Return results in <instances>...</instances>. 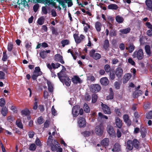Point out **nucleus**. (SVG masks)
Masks as SVG:
<instances>
[{
    "mask_svg": "<svg viewBox=\"0 0 152 152\" xmlns=\"http://www.w3.org/2000/svg\"><path fill=\"white\" fill-rule=\"evenodd\" d=\"M144 56L143 51L141 49L134 51L132 55L133 58H137L139 60H142Z\"/></svg>",
    "mask_w": 152,
    "mask_h": 152,
    "instance_id": "obj_1",
    "label": "nucleus"
},
{
    "mask_svg": "<svg viewBox=\"0 0 152 152\" xmlns=\"http://www.w3.org/2000/svg\"><path fill=\"white\" fill-rule=\"evenodd\" d=\"M104 131V128L103 126L101 124L96 126L95 129V131L96 134L100 137H101L103 134Z\"/></svg>",
    "mask_w": 152,
    "mask_h": 152,
    "instance_id": "obj_2",
    "label": "nucleus"
},
{
    "mask_svg": "<svg viewBox=\"0 0 152 152\" xmlns=\"http://www.w3.org/2000/svg\"><path fill=\"white\" fill-rule=\"evenodd\" d=\"M95 50L92 49L91 50L89 53L90 56L95 60L99 59L101 58L100 54L98 53H95Z\"/></svg>",
    "mask_w": 152,
    "mask_h": 152,
    "instance_id": "obj_3",
    "label": "nucleus"
},
{
    "mask_svg": "<svg viewBox=\"0 0 152 152\" xmlns=\"http://www.w3.org/2000/svg\"><path fill=\"white\" fill-rule=\"evenodd\" d=\"M78 126L80 128H84L86 126V121L85 118L80 117L78 118L77 121Z\"/></svg>",
    "mask_w": 152,
    "mask_h": 152,
    "instance_id": "obj_4",
    "label": "nucleus"
},
{
    "mask_svg": "<svg viewBox=\"0 0 152 152\" xmlns=\"http://www.w3.org/2000/svg\"><path fill=\"white\" fill-rule=\"evenodd\" d=\"M80 107L79 106L75 105L73 107L72 110V114L74 117L73 120L75 119V118L79 115L78 111L79 110Z\"/></svg>",
    "mask_w": 152,
    "mask_h": 152,
    "instance_id": "obj_5",
    "label": "nucleus"
},
{
    "mask_svg": "<svg viewBox=\"0 0 152 152\" xmlns=\"http://www.w3.org/2000/svg\"><path fill=\"white\" fill-rule=\"evenodd\" d=\"M112 151L113 152H122L121 145L118 142L115 143L113 146Z\"/></svg>",
    "mask_w": 152,
    "mask_h": 152,
    "instance_id": "obj_6",
    "label": "nucleus"
},
{
    "mask_svg": "<svg viewBox=\"0 0 152 152\" xmlns=\"http://www.w3.org/2000/svg\"><path fill=\"white\" fill-rule=\"evenodd\" d=\"M101 87L98 84L91 85V86L90 90L93 92L96 93L100 90Z\"/></svg>",
    "mask_w": 152,
    "mask_h": 152,
    "instance_id": "obj_7",
    "label": "nucleus"
},
{
    "mask_svg": "<svg viewBox=\"0 0 152 152\" xmlns=\"http://www.w3.org/2000/svg\"><path fill=\"white\" fill-rule=\"evenodd\" d=\"M12 2L15 4H17L19 5V7L21 9H22V7H20V5H22L23 8H25L26 7V0H13Z\"/></svg>",
    "mask_w": 152,
    "mask_h": 152,
    "instance_id": "obj_8",
    "label": "nucleus"
},
{
    "mask_svg": "<svg viewBox=\"0 0 152 152\" xmlns=\"http://www.w3.org/2000/svg\"><path fill=\"white\" fill-rule=\"evenodd\" d=\"M103 112L105 114H110L111 111L109 107L106 104L102 103L101 104Z\"/></svg>",
    "mask_w": 152,
    "mask_h": 152,
    "instance_id": "obj_9",
    "label": "nucleus"
},
{
    "mask_svg": "<svg viewBox=\"0 0 152 152\" xmlns=\"http://www.w3.org/2000/svg\"><path fill=\"white\" fill-rule=\"evenodd\" d=\"M54 60L56 62H59L62 64H64V61L63 60V56L60 54H57L54 56Z\"/></svg>",
    "mask_w": 152,
    "mask_h": 152,
    "instance_id": "obj_10",
    "label": "nucleus"
},
{
    "mask_svg": "<svg viewBox=\"0 0 152 152\" xmlns=\"http://www.w3.org/2000/svg\"><path fill=\"white\" fill-rule=\"evenodd\" d=\"M123 70L122 68L120 67H118L115 69V74L118 79L121 78L122 76Z\"/></svg>",
    "mask_w": 152,
    "mask_h": 152,
    "instance_id": "obj_11",
    "label": "nucleus"
},
{
    "mask_svg": "<svg viewBox=\"0 0 152 152\" xmlns=\"http://www.w3.org/2000/svg\"><path fill=\"white\" fill-rule=\"evenodd\" d=\"M62 77L64 78V79H62L63 81L61 82L62 83L64 82L66 86H69L71 84V81L68 76L67 75H65Z\"/></svg>",
    "mask_w": 152,
    "mask_h": 152,
    "instance_id": "obj_12",
    "label": "nucleus"
},
{
    "mask_svg": "<svg viewBox=\"0 0 152 152\" xmlns=\"http://www.w3.org/2000/svg\"><path fill=\"white\" fill-rule=\"evenodd\" d=\"M62 67V69L61 70V71L58 73L57 75L59 79L60 80L61 82H62L63 81L62 80V77H64L65 74H64L63 73V72H64L66 70V68L64 67V66L63 65H61Z\"/></svg>",
    "mask_w": 152,
    "mask_h": 152,
    "instance_id": "obj_13",
    "label": "nucleus"
},
{
    "mask_svg": "<svg viewBox=\"0 0 152 152\" xmlns=\"http://www.w3.org/2000/svg\"><path fill=\"white\" fill-rule=\"evenodd\" d=\"M123 118L124 122L127 126H129L131 125L132 122L130 119L129 118V116L128 115H124Z\"/></svg>",
    "mask_w": 152,
    "mask_h": 152,
    "instance_id": "obj_14",
    "label": "nucleus"
},
{
    "mask_svg": "<svg viewBox=\"0 0 152 152\" xmlns=\"http://www.w3.org/2000/svg\"><path fill=\"white\" fill-rule=\"evenodd\" d=\"M54 143L55 145H54L52 142H51L50 144L51 149L53 151H55L57 148V146H58L59 144L58 142L56 140H54Z\"/></svg>",
    "mask_w": 152,
    "mask_h": 152,
    "instance_id": "obj_15",
    "label": "nucleus"
},
{
    "mask_svg": "<svg viewBox=\"0 0 152 152\" xmlns=\"http://www.w3.org/2000/svg\"><path fill=\"white\" fill-rule=\"evenodd\" d=\"M115 123L117 127L119 129L121 127L123 124L122 120L118 117L115 118Z\"/></svg>",
    "mask_w": 152,
    "mask_h": 152,
    "instance_id": "obj_16",
    "label": "nucleus"
},
{
    "mask_svg": "<svg viewBox=\"0 0 152 152\" xmlns=\"http://www.w3.org/2000/svg\"><path fill=\"white\" fill-rule=\"evenodd\" d=\"M132 75L130 73L125 74L123 79V83L124 84L126 83L131 78Z\"/></svg>",
    "mask_w": 152,
    "mask_h": 152,
    "instance_id": "obj_17",
    "label": "nucleus"
},
{
    "mask_svg": "<svg viewBox=\"0 0 152 152\" xmlns=\"http://www.w3.org/2000/svg\"><path fill=\"white\" fill-rule=\"evenodd\" d=\"M134 147L136 149H138L140 147V142L136 139H134L133 140H131Z\"/></svg>",
    "mask_w": 152,
    "mask_h": 152,
    "instance_id": "obj_18",
    "label": "nucleus"
},
{
    "mask_svg": "<svg viewBox=\"0 0 152 152\" xmlns=\"http://www.w3.org/2000/svg\"><path fill=\"white\" fill-rule=\"evenodd\" d=\"M107 132L109 135L111 136H113L115 134L114 128L111 126H110L108 127Z\"/></svg>",
    "mask_w": 152,
    "mask_h": 152,
    "instance_id": "obj_19",
    "label": "nucleus"
},
{
    "mask_svg": "<svg viewBox=\"0 0 152 152\" xmlns=\"http://www.w3.org/2000/svg\"><path fill=\"white\" fill-rule=\"evenodd\" d=\"M134 146L131 140H127L126 142V148L129 151H131L133 150Z\"/></svg>",
    "mask_w": 152,
    "mask_h": 152,
    "instance_id": "obj_20",
    "label": "nucleus"
},
{
    "mask_svg": "<svg viewBox=\"0 0 152 152\" xmlns=\"http://www.w3.org/2000/svg\"><path fill=\"white\" fill-rule=\"evenodd\" d=\"M145 3L148 8V10L152 12V1L151 0H146Z\"/></svg>",
    "mask_w": 152,
    "mask_h": 152,
    "instance_id": "obj_21",
    "label": "nucleus"
},
{
    "mask_svg": "<svg viewBox=\"0 0 152 152\" xmlns=\"http://www.w3.org/2000/svg\"><path fill=\"white\" fill-rule=\"evenodd\" d=\"M100 82L102 85L104 86H107L109 83V81L106 77L102 78L100 80Z\"/></svg>",
    "mask_w": 152,
    "mask_h": 152,
    "instance_id": "obj_22",
    "label": "nucleus"
},
{
    "mask_svg": "<svg viewBox=\"0 0 152 152\" xmlns=\"http://www.w3.org/2000/svg\"><path fill=\"white\" fill-rule=\"evenodd\" d=\"M72 80L73 83L75 84H77V83H81L80 78L76 75L74 76V77L72 78Z\"/></svg>",
    "mask_w": 152,
    "mask_h": 152,
    "instance_id": "obj_23",
    "label": "nucleus"
},
{
    "mask_svg": "<svg viewBox=\"0 0 152 152\" xmlns=\"http://www.w3.org/2000/svg\"><path fill=\"white\" fill-rule=\"evenodd\" d=\"M109 144V139L108 138H105L101 142V144L105 147L108 146Z\"/></svg>",
    "mask_w": 152,
    "mask_h": 152,
    "instance_id": "obj_24",
    "label": "nucleus"
},
{
    "mask_svg": "<svg viewBox=\"0 0 152 152\" xmlns=\"http://www.w3.org/2000/svg\"><path fill=\"white\" fill-rule=\"evenodd\" d=\"M50 52V50H43L40 52L39 53L40 56L42 58L44 59L47 56V53H49Z\"/></svg>",
    "mask_w": 152,
    "mask_h": 152,
    "instance_id": "obj_25",
    "label": "nucleus"
},
{
    "mask_svg": "<svg viewBox=\"0 0 152 152\" xmlns=\"http://www.w3.org/2000/svg\"><path fill=\"white\" fill-rule=\"evenodd\" d=\"M142 94V91L138 89L136 90L133 93V97L136 98L141 95Z\"/></svg>",
    "mask_w": 152,
    "mask_h": 152,
    "instance_id": "obj_26",
    "label": "nucleus"
},
{
    "mask_svg": "<svg viewBox=\"0 0 152 152\" xmlns=\"http://www.w3.org/2000/svg\"><path fill=\"white\" fill-rule=\"evenodd\" d=\"M109 90L110 94L107 97V99L108 100H111L113 99L114 97V93L112 88H110Z\"/></svg>",
    "mask_w": 152,
    "mask_h": 152,
    "instance_id": "obj_27",
    "label": "nucleus"
},
{
    "mask_svg": "<svg viewBox=\"0 0 152 152\" xmlns=\"http://www.w3.org/2000/svg\"><path fill=\"white\" fill-rule=\"evenodd\" d=\"M73 37L75 42L77 44H79L81 42V39L79 37L78 34L75 33L73 35Z\"/></svg>",
    "mask_w": 152,
    "mask_h": 152,
    "instance_id": "obj_28",
    "label": "nucleus"
},
{
    "mask_svg": "<svg viewBox=\"0 0 152 152\" xmlns=\"http://www.w3.org/2000/svg\"><path fill=\"white\" fill-rule=\"evenodd\" d=\"M118 8V6L115 4H111L108 6V8L110 10H117Z\"/></svg>",
    "mask_w": 152,
    "mask_h": 152,
    "instance_id": "obj_29",
    "label": "nucleus"
},
{
    "mask_svg": "<svg viewBox=\"0 0 152 152\" xmlns=\"http://www.w3.org/2000/svg\"><path fill=\"white\" fill-rule=\"evenodd\" d=\"M8 113V110L6 107H3L1 110V113L4 116L7 115Z\"/></svg>",
    "mask_w": 152,
    "mask_h": 152,
    "instance_id": "obj_30",
    "label": "nucleus"
},
{
    "mask_svg": "<svg viewBox=\"0 0 152 152\" xmlns=\"http://www.w3.org/2000/svg\"><path fill=\"white\" fill-rule=\"evenodd\" d=\"M109 46V42L108 39H106L104 40V43L103 45V48L105 50H107Z\"/></svg>",
    "mask_w": 152,
    "mask_h": 152,
    "instance_id": "obj_31",
    "label": "nucleus"
},
{
    "mask_svg": "<svg viewBox=\"0 0 152 152\" xmlns=\"http://www.w3.org/2000/svg\"><path fill=\"white\" fill-rule=\"evenodd\" d=\"M102 24L100 22H97L95 23V27L96 31L98 32H99L101 30V28Z\"/></svg>",
    "mask_w": 152,
    "mask_h": 152,
    "instance_id": "obj_32",
    "label": "nucleus"
},
{
    "mask_svg": "<svg viewBox=\"0 0 152 152\" xmlns=\"http://www.w3.org/2000/svg\"><path fill=\"white\" fill-rule=\"evenodd\" d=\"M47 83L49 91L50 92H53V87L50 81L47 80Z\"/></svg>",
    "mask_w": 152,
    "mask_h": 152,
    "instance_id": "obj_33",
    "label": "nucleus"
},
{
    "mask_svg": "<svg viewBox=\"0 0 152 152\" xmlns=\"http://www.w3.org/2000/svg\"><path fill=\"white\" fill-rule=\"evenodd\" d=\"M21 113L23 115L26 116L29 115L30 111L28 109L26 108L22 110Z\"/></svg>",
    "mask_w": 152,
    "mask_h": 152,
    "instance_id": "obj_34",
    "label": "nucleus"
},
{
    "mask_svg": "<svg viewBox=\"0 0 152 152\" xmlns=\"http://www.w3.org/2000/svg\"><path fill=\"white\" fill-rule=\"evenodd\" d=\"M130 30L131 28H130L128 27L125 29H121L120 30V31L122 34H126L128 33H129Z\"/></svg>",
    "mask_w": 152,
    "mask_h": 152,
    "instance_id": "obj_35",
    "label": "nucleus"
},
{
    "mask_svg": "<svg viewBox=\"0 0 152 152\" xmlns=\"http://www.w3.org/2000/svg\"><path fill=\"white\" fill-rule=\"evenodd\" d=\"M45 18L43 16L41 17L38 19L37 23L39 25H42L44 23Z\"/></svg>",
    "mask_w": 152,
    "mask_h": 152,
    "instance_id": "obj_36",
    "label": "nucleus"
},
{
    "mask_svg": "<svg viewBox=\"0 0 152 152\" xmlns=\"http://www.w3.org/2000/svg\"><path fill=\"white\" fill-rule=\"evenodd\" d=\"M115 20L116 21L119 23H121L124 21L123 18L119 15H117L116 17Z\"/></svg>",
    "mask_w": 152,
    "mask_h": 152,
    "instance_id": "obj_37",
    "label": "nucleus"
},
{
    "mask_svg": "<svg viewBox=\"0 0 152 152\" xmlns=\"http://www.w3.org/2000/svg\"><path fill=\"white\" fill-rule=\"evenodd\" d=\"M84 111L86 113H88L90 112V109L88 105L86 103H85L84 104L83 107Z\"/></svg>",
    "mask_w": 152,
    "mask_h": 152,
    "instance_id": "obj_38",
    "label": "nucleus"
},
{
    "mask_svg": "<svg viewBox=\"0 0 152 152\" xmlns=\"http://www.w3.org/2000/svg\"><path fill=\"white\" fill-rule=\"evenodd\" d=\"M69 41L68 39H65L62 40L61 43L62 45V46L64 47L65 45L69 44Z\"/></svg>",
    "mask_w": 152,
    "mask_h": 152,
    "instance_id": "obj_39",
    "label": "nucleus"
},
{
    "mask_svg": "<svg viewBox=\"0 0 152 152\" xmlns=\"http://www.w3.org/2000/svg\"><path fill=\"white\" fill-rule=\"evenodd\" d=\"M51 30L53 34L57 36L58 34V32H57V29L53 26L51 27Z\"/></svg>",
    "mask_w": 152,
    "mask_h": 152,
    "instance_id": "obj_40",
    "label": "nucleus"
},
{
    "mask_svg": "<svg viewBox=\"0 0 152 152\" xmlns=\"http://www.w3.org/2000/svg\"><path fill=\"white\" fill-rule=\"evenodd\" d=\"M98 96L96 94H94L92 95V102L93 103H95L97 101Z\"/></svg>",
    "mask_w": 152,
    "mask_h": 152,
    "instance_id": "obj_41",
    "label": "nucleus"
},
{
    "mask_svg": "<svg viewBox=\"0 0 152 152\" xmlns=\"http://www.w3.org/2000/svg\"><path fill=\"white\" fill-rule=\"evenodd\" d=\"M36 145L34 143H32L30 145L29 149L31 151H34L36 149Z\"/></svg>",
    "mask_w": 152,
    "mask_h": 152,
    "instance_id": "obj_42",
    "label": "nucleus"
},
{
    "mask_svg": "<svg viewBox=\"0 0 152 152\" xmlns=\"http://www.w3.org/2000/svg\"><path fill=\"white\" fill-rule=\"evenodd\" d=\"M145 51L147 54L150 55L151 54L150 47L149 46L147 45L145 47Z\"/></svg>",
    "mask_w": 152,
    "mask_h": 152,
    "instance_id": "obj_43",
    "label": "nucleus"
},
{
    "mask_svg": "<svg viewBox=\"0 0 152 152\" xmlns=\"http://www.w3.org/2000/svg\"><path fill=\"white\" fill-rule=\"evenodd\" d=\"M116 34V31L115 29H111L110 31L109 35L111 37L115 36Z\"/></svg>",
    "mask_w": 152,
    "mask_h": 152,
    "instance_id": "obj_44",
    "label": "nucleus"
},
{
    "mask_svg": "<svg viewBox=\"0 0 152 152\" xmlns=\"http://www.w3.org/2000/svg\"><path fill=\"white\" fill-rule=\"evenodd\" d=\"M13 45L11 43H9L7 45V50L9 52H11L13 48Z\"/></svg>",
    "mask_w": 152,
    "mask_h": 152,
    "instance_id": "obj_45",
    "label": "nucleus"
},
{
    "mask_svg": "<svg viewBox=\"0 0 152 152\" xmlns=\"http://www.w3.org/2000/svg\"><path fill=\"white\" fill-rule=\"evenodd\" d=\"M36 145L39 147H41L42 146V144H41V142L40 141L39 138L37 137L36 140L35 141Z\"/></svg>",
    "mask_w": 152,
    "mask_h": 152,
    "instance_id": "obj_46",
    "label": "nucleus"
},
{
    "mask_svg": "<svg viewBox=\"0 0 152 152\" xmlns=\"http://www.w3.org/2000/svg\"><path fill=\"white\" fill-rule=\"evenodd\" d=\"M146 117L148 119L152 118V111H150L146 114Z\"/></svg>",
    "mask_w": 152,
    "mask_h": 152,
    "instance_id": "obj_47",
    "label": "nucleus"
},
{
    "mask_svg": "<svg viewBox=\"0 0 152 152\" xmlns=\"http://www.w3.org/2000/svg\"><path fill=\"white\" fill-rule=\"evenodd\" d=\"M6 52L7 51H5L3 52V56L2 58V60L4 61H6L8 58Z\"/></svg>",
    "mask_w": 152,
    "mask_h": 152,
    "instance_id": "obj_48",
    "label": "nucleus"
},
{
    "mask_svg": "<svg viewBox=\"0 0 152 152\" xmlns=\"http://www.w3.org/2000/svg\"><path fill=\"white\" fill-rule=\"evenodd\" d=\"M121 83H119L118 81H115L114 83V86L116 89L118 90L120 89L121 84Z\"/></svg>",
    "mask_w": 152,
    "mask_h": 152,
    "instance_id": "obj_49",
    "label": "nucleus"
},
{
    "mask_svg": "<svg viewBox=\"0 0 152 152\" xmlns=\"http://www.w3.org/2000/svg\"><path fill=\"white\" fill-rule=\"evenodd\" d=\"M129 52L130 53H132L134 50L135 48V46L133 44H130L129 47Z\"/></svg>",
    "mask_w": 152,
    "mask_h": 152,
    "instance_id": "obj_50",
    "label": "nucleus"
},
{
    "mask_svg": "<svg viewBox=\"0 0 152 152\" xmlns=\"http://www.w3.org/2000/svg\"><path fill=\"white\" fill-rule=\"evenodd\" d=\"M104 69L105 71L107 72H109L110 70V65L108 64H106L104 66Z\"/></svg>",
    "mask_w": 152,
    "mask_h": 152,
    "instance_id": "obj_51",
    "label": "nucleus"
},
{
    "mask_svg": "<svg viewBox=\"0 0 152 152\" xmlns=\"http://www.w3.org/2000/svg\"><path fill=\"white\" fill-rule=\"evenodd\" d=\"M115 74L113 72H110V80H114L115 77Z\"/></svg>",
    "mask_w": 152,
    "mask_h": 152,
    "instance_id": "obj_52",
    "label": "nucleus"
},
{
    "mask_svg": "<svg viewBox=\"0 0 152 152\" xmlns=\"http://www.w3.org/2000/svg\"><path fill=\"white\" fill-rule=\"evenodd\" d=\"M16 125L18 127L21 129H23V126L22 122L20 121H16Z\"/></svg>",
    "mask_w": 152,
    "mask_h": 152,
    "instance_id": "obj_53",
    "label": "nucleus"
},
{
    "mask_svg": "<svg viewBox=\"0 0 152 152\" xmlns=\"http://www.w3.org/2000/svg\"><path fill=\"white\" fill-rule=\"evenodd\" d=\"M39 4H37L33 6V9L34 12H36L37 11L39 8Z\"/></svg>",
    "mask_w": 152,
    "mask_h": 152,
    "instance_id": "obj_54",
    "label": "nucleus"
},
{
    "mask_svg": "<svg viewBox=\"0 0 152 152\" xmlns=\"http://www.w3.org/2000/svg\"><path fill=\"white\" fill-rule=\"evenodd\" d=\"M5 104V102L4 99L3 98H1L0 99V106L1 107H4V105Z\"/></svg>",
    "mask_w": 152,
    "mask_h": 152,
    "instance_id": "obj_55",
    "label": "nucleus"
},
{
    "mask_svg": "<svg viewBox=\"0 0 152 152\" xmlns=\"http://www.w3.org/2000/svg\"><path fill=\"white\" fill-rule=\"evenodd\" d=\"M128 62L132 65L134 66L135 65V62L132 60V58H129L128 59Z\"/></svg>",
    "mask_w": 152,
    "mask_h": 152,
    "instance_id": "obj_56",
    "label": "nucleus"
},
{
    "mask_svg": "<svg viewBox=\"0 0 152 152\" xmlns=\"http://www.w3.org/2000/svg\"><path fill=\"white\" fill-rule=\"evenodd\" d=\"M38 108L41 112H43L45 110V107L43 105H39L38 106Z\"/></svg>",
    "mask_w": 152,
    "mask_h": 152,
    "instance_id": "obj_57",
    "label": "nucleus"
},
{
    "mask_svg": "<svg viewBox=\"0 0 152 152\" xmlns=\"http://www.w3.org/2000/svg\"><path fill=\"white\" fill-rule=\"evenodd\" d=\"M83 136L85 137H88L90 136L91 133L89 131H85L83 133Z\"/></svg>",
    "mask_w": 152,
    "mask_h": 152,
    "instance_id": "obj_58",
    "label": "nucleus"
},
{
    "mask_svg": "<svg viewBox=\"0 0 152 152\" xmlns=\"http://www.w3.org/2000/svg\"><path fill=\"white\" fill-rule=\"evenodd\" d=\"M51 113L54 116L56 115L57 114L56 111L53 106L51 108Z\"/></svg>",
    "mask_w": 152,
    "mask_h": 152,
    "instance_id": "obj_59",
    "label": "nucleus"
},
{
    "mask_svg": "<svg viewBox=\"0 0 152 152\" xmlns=\"http://www.w3.org/2000/svg\"><path fill=\"white\" fill-rule=\"evenodd\" d=\"M43 118L42 116L39 117L37 120V122L39 124H41L43 123Z\"/></svg>",
    "mask_w": 152,
    "mask_h": 152,
    "instance_id": "obj_60",
    "label": "nucleus"
},
{
    "mask_svg": "<svg viewBox=\"0 0 152 152\" xmlns=\"http://www.w3.org/2000/svg\"><path fill=\"white\" fill-rule=\"evenodd\" d=\"M5 75V73L2 71H0V79H4Z\"/></svg>",
    "mask_w": 152,
    "mask_h": 152,
    "instance_id": "obj_61",
    "label": "nucleus"
},
{
    "mask_svg": "<svg viewBox=\"0 0 152 152\" xmlns=\"http://www.w3.org/2000/svg\"><path fill=\"white\" fill-rule=\"evenodd\" d=\"M150 103L148 102L147 104H144L143 107L144 109L146 110L149 108Z\"/></svg>",
    "mask_w": 152,
    "mask_h": 152,
    "instance_id": "obj_62",
    "label": "nucleus"
},
{
    "mask_svg": "<svg viewBox=\"0 0 152 152\" xmlns=\"http://www.w3.org/2000/svg\"><path fill=\"white\" fill-rule=\"evenodd\" d=\"M35 133L33 131L30 132L28 133V135L29 138H32L34 135Z\"/></svg>",
    "mask_w": 152,
    "mask_h": 152,
    "instance_id": "obj_63",
    "label": "nucleus"
},
{
    "mask_svg": "<svg viewBox=\"0 0 152 152\" xmlns=\"http://www.w3.org/2000/svg\"><path fill=\"white\" fill-rule=\"evenodd\" d=\"M146 26L152 30V25L149 22H147L146 23Z\"/></svg>",
    "mask_w": 152,
    "mask_h": 152,
    "instance_id": "obj_64",
    "label": "nucleus"
}]
</instances>
